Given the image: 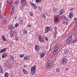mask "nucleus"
<instances>
[{"label": "nucleus", "instance_id": "f257e3e1", "mask_svg": "<svg viewBox=\"0 0 77 77\" xmlns=\"http://www.w3.org/2000/svg\"><path fill=\"white\" fill-rule=\"evenodd\" d=\"M55 60H53V61L51 62L50 63H47L46 66V68H51L53 67V64L54 63V62H55Z\"/></svg>", "mask_w": 77, "mask_h": 77}, {"label": "nucleus", "instance_id": "f03ea898", "mask_svg": "<svg viewBox=\"0 0 77 77\" xmlns=\"http://www.w3.org/2000/svg\"><path fill=\"white\" fill-rule=\"evenodd\" d=\"M31 74L32 75H33L36 72V69H35V66H33L31 68Z\"/></svg>", "mask_w": 77, "mask_h": 77}, {"label": "nucleus", "instance_id": "7ed1b4c3", "mask_svg": "<svg viewBox=\"0 0 77 77\" xmlns=\"http://www.w3.org/2000/svg\"><path fill=\"white\" fill-rule=\"evenodd\" d=\"M61 63L63 65H65L67 63V59L66 58H63L61 60Z\"/></svg>", "mask_w": 77, "mask_h": 77}, {"label": "nucleus", "instance_id": "20e7f679", "mask_svg": "<svg viewBox=\"0 0 77 77\" xmlns=\"http://www.w3.org/2000/svg\"><path fill=\"white\" fill-rule=\"evenodd\" d=\"M72 35H71L68 38V39L66 41V43L68 44V43L70 42L72 40Z\"/></svg>", "mask_w": 77, "mask_h": 77}, {"label": "nucleus", "instance_id": "39448f33", "mask_svg": "<svg viewBox=\"0 0 77 77\" xmlns=\"http://www.w3.org/2000/svg\"><path fill=\"white\" fill-rule=\"evenodd\" d=\"M38 39L39 41L41 42H44V38L41 36V35H38Z\"/></svg>", "mask_w": 77, "mask_h": 77}, {"label": "nucleus", "instance_id": "423d86ee", "mask_svg": "<svg viewBox=\"0 0 77 77\" xmlns=\"http://www.w3.org/2000/svg\"><path fill=\"white\" fill-rule=\"evenodd\" d=\"M21 3L22 5H23V6H25L26 5V0H21Z\"/></svg>", "mask_w": 77, "mask_h": 77}, {"label": "nucleus", "instance_id": "0eeeda50", "mask_svg": "<svg viewBox=\"0 0 77 77\" xmlns=\"http://www.w3.org/2000/svg\"><path fill=\"white\" fill-rule=\"evenodd\" d=\"M49 31H50V27L49 26L46 27V28L45 29V33H48Z\"/></svg>", "mask_w": 77, "mask_h": 77}, {"label": "nucleus", "instance_id": "6e6552de", "mask_svg": "<svg viewBox=\"0 0 77 77\" xmlns=\"http://www.w3.org/2000/svg\"><path fill=\"white\" fill-rule=\"evenodd\" d=\"M18 20L19 21V22L20 23H22L23 22V18L21 17H19V18L18 19Z\"/></svg>", "mask_w": 77, "mask_h": 77}, {"label": "nucleus", "instance_id": "1a4fd4ad", "mask_svg": "<svg viewBox=\"0 0 77 77\" xmlns=\"http://www.w3.org/2000/svg\"><path fill=\"white\" fill-rule=\"evenodd\" d=\"M35 50L38 51V50H39V47L38 45H36L35 46Z\"/></svg>", "mask_w": 77, "mask_h": 77}, {"label": "nucleus", "instance_id": "9d476101", "mask_svg": "<svg viewBox=\"0 0 77 77\" xmlns=\"http://www.w3.org/2000/svg\"><path fill=\"white\" fill-rule=\"evenodd\" d=\"M73 17V12H70L69 15V18H72Z\"/></svg>", "mask_w": 77, "mask_h": 77}, {"label": "nucleus", "instance_id": "9b49d317", "mask_svg": "<svg viewBox=\"0 0 77 77\" xmlns=\"http://www.w3.org/2000/svg\"><path fill=\"white\" fill-rule=\"evenodd\" d=\"M7 48H4L2 49L0 51V53H3V52H5L6 51Z\"/></svg>", "mask_w": 77, "mask_h": 77}, {"label": "nucleus", "instance_id": "f8f14e48", "mask_svg": "<svg viewBox=\"0 0 77 77\" xmlns=\"http://www.w3.org/2000/svg\"><path fill=\"white\" fill-rule=\"evenodd\" d=\"M59 21V18L57 17H55L54 18V21L56 23L57 22H58Z\"/></svg>", "mask_w": 77, "mask_h": 77}, {"label": "nucleus", "instance_id": "ddd939ff", "mask_svg": "<svg viewBox=\"0 0 77 77\" xmlns=\"http://www.w3.org/2000/svg\"><path fill=\"white\" fill-rule=\"evenodd\" d=\"M31 5H32V7L33 8H34L35 9H36V8H37V7L35 4L33 3H31Z\"/></svg>", "mask_w": 77, "mask_h": 77}, {"label": "nucleus", "instance_id": "4468645a", "mask_svg": "<svg viewBox=\"0 0 77 77\" xmlns=\"http://www.w3.org/2000/svg\"><path fill=\"white\" fill-rule=\"evenodd\" d=\"M57 52V50L54 49L53 52V55H55V54H56Z\"/></svg>", "mask_w": 77, "mask_h": 77}, {"label": "nucleus", "instance_id": "2eb2a0df", "mask_svg": "<svg viewBox=\"0 0 77 77\" xmlns=\"http://www.w3.org/2000/svg\"><path fill=\"white\" fill-rule=\"evenodd\" d=\"M23 71L24 74H28V72H27V71H26V70L24 69H23Z\"/></svg>", "mask_w": 77, "mask_h": 77}, {"label": "nucleus", "instance_id": "dca6fc26", "mask_svg": "<svg viewBox=\"0 0 77 77\" xmlns=\"http://www.w3.org/2000/svg\"><path fill=\"white\" fill-rule=\"evenodd\" d=\"M0 73H2L3 74V69H2V67L0 66Z\"/></svg>", "mask_w": 77, "mask_h": 77}, {"label": "nucleus", "instance_id": "f3484780", "mask_svg": "<svg viewBox=\"0 0 77 77\" xmlns=\"http://www.w3.org/2000/svg\"><path fill=\"white\" fill-rule=\"evenodd\" d=\"M2 38L3 41H6L7 40L6 39V38L5 37L4 35H2Z\"/></svg>", "mask_w": 77, "mask_h": 77}, {"label": "nucleus", "instance_id": "a211bd4d", "mask_svg": "<svg viewBox=\"0 0 77 77\" xmlns=\"http://www.w3.org/2000/svg\"><path fill=\"white\" fill-rule=\"evenodd\" d=\"M45 53L44 52L42 53L41 54L40 56L42 57H44V56H45Z\"/></svg>", "mask_w": 77, "mask_h": 77}, {"label": "nucleus", "instance_id": "6ab92c4d", "mask_svg": "<svg viewBox=\"0 0 77 77\" xmlns=\"http://www.w3.org/2000/svg\"><path fill=\"white\" fill-rule=\"evenodd\" d=\"M12 2V0H7V3L8 4H11Z\"/></svg>", "mask_w": 77, "mask_h": 77}, {"label": "nucleus", "instance_id": "aec40b11", "mask_svg": "<svg viewBox=\"0 0 77 77\" xmlns=\"http://www.w3.org/2000/svg\"><path fill=\"white\" fill-rule=\"evenodd\" d=\"M63 18L64 19V20H68V17H66L65 16H63Z\"/></svg>", "mask_w": 77, "mask_h": 77}, {"label": "nucleus", "instance_id": "412c9836", "mask_svg": "<svg viewBox=\"0 0 77 77\" xmlns=\"http://www.w3.org/2000/svg\"><path fill=\"white\" fill-rule=\"evenodd\" d=\"M10 59H12L11 60L12 61H14V57L13 56H11L10 57Z\"/></svg>", "mask_w": 77, "mask_h": 77}, {"label": "nucleus", "instance_id": "4be33fe9", "mask_svg": "<svg viewBox=\"0 0 77 77\" xmlns=\"http://www.w3.org/2000/svg\"><path fill=\"white\" fill-rule=\"evenodd\" d=\"M14 6H12L10 8V10L11 11H12L14 10Z\"/></svg>", "mask_w": 77, "mask_h": 77}, {"label": "nucleus", "instance_id": "5701e85b", "mask_svg": "<svg viewBox=\"0 0 77 77\" xmlns=\"http://www.w3.org/2000/svg\"><path fill=\"white\" fill-rule=\"evenodd\" d=\"M6 55L5 54H3L2 55V58H5V57H6Z\"/></svg>", "mask_w": 77, "mask_h": 77}, {"label": "nucleus", "instance_id": "b1692460", "mask_svg": "<svg viewBox=\"0 0 77 77\" xmlns=\"http://www.w3.org/2000/svg\"><path fill=\"white\" fill-rule=\"evenodd\" d=\"M12 26H11L10 27L8 26V28L9 29V30H13V28H12Z\"/></svg>", "mask_w": 77, "mask_h": 77}, {"label": "nucleus", "instance_id": "393cba45", "mask_svg": "<svg viewBox=\"0 0 77 77\" xmlns=\"http://www.w3.org/2000/svg\"><path fill=\"white\" fill-rule=\"evenodd\" d=\"M6 21L7 20H5L3 21V24H5L6 23Z\"/></svg>", "mask_w": 77, "mask_h": 77}, {"label": "nucleus", "instance_id": "a878e982", "mask_svg": "<svg viewBox=\"0 0 77 77\" xmlns=\"http://www.w3.org/2000/svg\"><path fill=\"white\" fill-rule=\"evenodd\" d=\"M57 34V32L55 31L54 33V38H56V34Z\"/></svg>", "mask_w": 77, "mask_h": 77}, {"label": "nucleus", "instance_id": "bb28decb", "mask_svg": "<svg viewBox=\"0 0 77 77\" xmlns=\"http://www.w3.org/2000/svg\"><path fill=\"white\" fill-rule=\"evenodd\" d=\"M5 76L6 77H8V75H9V74H8V73H6L5 74Z\"/></svg>", "mask_w": 77, "mask_h": 77}, {"label": "nucleus", "instance_id": "cd10ccee", "mask_svg": "<svg viewBox=\"0 0 77 77\" xmlns=\"http://www.w3.org/2000/svg\"><path fill=\"white\" fill-rule=\"evenodd\" d=\"M14 26L15 27H18V26H19V24H18V23H17L15 24Z\"/></svg>", "mask_w": 77, "mask_h": 77}, {"label": "nucleus", "instance_id": "c85d7f7f", "mask_svg": "<svg viewBox=\"0 0 77 77\" xmlns=\"http://www.w3.org/2000/svg\"><path fill=\"white\" fill-rule=\"evenodd\" d=\"M18 3H19V2H18V1H15L14 2V4L16 5H18Z\"/></svg>", "mask_w": 77, "mask_h": 77}, {"label": "nucleus", "instance_id": "c756f323", "mask_svg": "<svg viewBox=\"0 0 77 77\" xmlns=\"http://www.w3.org/2000/svg\"><path fill=\"white\" fill-rule=\"evenodd\" d=\"M64 13V11H60V15H62Z\"/></svg>", "mask_w": 77, "mask_h": 77}, {"label": "nucleus", "instance_id": "7c9ffc66", "mask_svg": "<svg viewBox=\"0 0 77 77\" xmlns=\"http://www.w3.org/2000/svg\"><path fill=\"white\" fill-rule=\"evenodd\" d=\"M45 15L44 14H43L42 17H43V18H46V17L45 16Z\"/></svg>", "mask_w": 77, "mask_h": 77}, {"label": "nucleus", "instance_id": "2f4dec72", "mask_svg": "<svg viewBox=\"0 0 77 77\" xmlns=\"http://www.w3.org/2000/svg\"><path fill=\"white\" fill-rule=\"evenodd\" d=\"M41 2V0H36V2H37V3H40Z\"/></svg>", "mask_w": 77, "mask_h": 77}, {"label": "nucleus", "instance_id": "473e14b6", "mask_svg": "<svg viewBox=\"0 0 77 77\" xmlns=\"http://www.w3.org/2000/svg\"><path fill=\"white\" fill-rule=\"evenodd\" d=\"M45 38L46 40L47 41H48V38H47V37H45Z\"/></svg>", "mask_w": 77, "mask_h": 77}, {"label": "nucleus", "instance_id": "72a5a7b5", "mask_svg": "<svg viewBox=\"0 0 77 77\" xmlns=\"http://www.w3.org/2000/svg\"><path fill=\"white\" fill-rule=\"evenodd\" d=\"M77 41V38H75V39L74 40H73V41L72 42H76V41Z\"/></svg>", "mask_w": 77, "mask_h": 77}, {"label": "nucleus", "instance_id": "f704fd0d", "mask_svg": "<svg viewBox=\"0 0 77 77\" xmlns=\"http://www.w3.org/2000/svg\"><path fill=\"white\" fill-rule=\"evenodd\" d=\"M27 57V60H28L29 59H30V57L29 56L26 55Z\"/></svg>", "mask_w": 77, "mask_h": 77}, {"label": "nucleus", "instance_id": "c9c22d12", "mask_svg": "<svg viewBox=\"0 0 77 77\" xmlns=\"http://www.w3.org/2000/svg\"><path fill=\"white\" fill-rule=\"evenodd\" d=\"M10 36H11V37H14V34L12 33H11L10 34Z\"/></svg>", "mask_w": 77, "mask_h": 77}, {"label": "nucleus", "instance_id": "e433bc0d", "mask_svg": "<svg viewBox=\"0 0 77 77\" xmlns=\"http://www.w3.org/2000/svg\"><path fill=\"white\" fill-rule=\"evenodd\" d=\"M58 49H59V47H56L55 48V49L57 50Z\"/></svg>", "mask_w": 77, "mask_h": 77}, {"label": "nucleus", "instance_id": "4c0bfd02", "mask_svg": "<svg viewBox=\"0 0 77 77\" xmlns=\"http://www.w3.org/2000/svg\"><path fill=\"white\" fill-rule=\"evenodd\" d=\"M64 53H66H66H68V50H65L64 51Z\"/></svg>", "mask_w": 77, "mask_h": 77}, {"label": "nucleus", "instance_id": "58836bf2", "mask_svg": "<svg viewBox=\"0 0 77 77\" xmlns=\"http://www.w3.org/2000/svg\"><path fill=\"white\" fill-rule=\"evenodd\" d=\"M24 59L27 60V55L24 58Z\"/></svg>", "mask_w": 77, "mask_h": 77}, {"label": "nucleus", "instance_id": "ea45409f", "mask_svg": "<svg viewBox=\"0 0 77 77\" xmlns=\"http://www.w3.org/2000/svg\"><path fill=\"white\" fill-rule=\"evenodd\" d=\"M30 16H33V14L31 12H30Z\"/></svg>", "mask_w": 77, "mask_h": 77}, {"label": "nucleus", "instance_id": "a19ab883", "mask_svg": "<svg viewBox=\"0 0 77 77\" xmlns=\"http://www.w3.org/2000/svg\"><path fill=\"white\" fill-rule=\"evenodd\" d=\"M24 33V34H27V30H25Z\"/></svg>", "mask_w": 77, "mask_h": 77}, {"label": "nucleus", "instance_id": "79ce46f5", "mask_svg": "<svg viewBox=\"0 0 77 77\" xmlns=\"http://www.w3.org/2000/svg\"><path fill=\"white\" fill-rule=\"evenodd\" d=\"M56 71H57V72H58V71H59V69L58 68H57L56 69Z\"/></svg>", "mask_w": 77, "mask_h": 77}, {"label": "nucleus", "instance_id": "37998d69", "mask_svg": "<svg viewBox=\"0 0 77 77\" xmlns=\"http://www.w3.org/2000/svg\"><path fill=\"white\" fill-rule=\"evenodd\" d=\"M15 40H16V41H18V37H15Z\"/></svg>", "mask_w": 77, "mask_h": 77}, {"label": "nucleus", "instance_id": "c03bdc74", "mask_svg": "<svg viewBox=\"0 0 77 77\" xmlns=\"http://www.w3.org/2000/svg\"><path fill=\"white\" fill-rule=\"evenodd\" d=\"M20 9L21 11H22L23 9V6H21L20 7Z\"/></svg>", "mask_w": 77, "mask_h": 77}, {"label": "nucleus", "instance_id": "a18cd8bd", "mask_svg": "<svg viewBox=\"0 0 77 77\" xmlns=\"http://www.w3.org/2000/svg\"><path fill=\"white\" fill-rule=\"evenodd\" d=\"M20 56V57H24V55H23L22 54H21Z\"/></svg>", "mask_w": 77, "mask_h": 77}, {"label": "nucleus", "instance_id": "49530a36", "mask_svg": "<svg viewBox=\"0 0 77 77\" xmlns=\"http://www.w3.org/2000/svg\"><path fill=\"white\" fill-rule=\"evenodd\" d=\"M69 11H73V8H71L70 9H69Z\"/></svg>", "mask_w": 77, "mask_h": 77}, {"label": "nucleus", "instance_id": "de8ad7c7", "mask_svg": "<svg viewBox=\"0 0 77 77\" xmlns=\"http://www.w3.org/2000/svg\"><path fill=\"white\" fill-rule=\"evenodd\" d=\"M60 11H61V12H64V11H63V10L62 9L60 10Z\"/></svg>", "mask_w": 77, "mask_h": 77}, {"label": "nucleus", "instance_id": "09e8293b", "mask_svg": "<svg viewBox=\"0 0 77 77\" xmlns=\"http://www.w3.org/2000/svg\"><path fill=\"white\" fill-rule=\"evenodd\" d=\"M28 27H32V25H29Z\"/></svg>", "mask_w": 77, "mask_h": 77}, {"label": "nucleus", "instance_id": "8fccbe9b", "mask_svg": "<svg viewBox=\"0 0 77 77\" xmlns=\"http://www.w3.org/2000/svg\"><path fill=\"white\" fill-rule=\"evenodd\" d=\"M60 18H61V19L62 20L63 19V16H60Z\"/></svg>", "mask_w": 77, "mask_h": 77}, {"label": "nucleus", "instance_id": "3c124183", "mask_svg": "<svg viewBox=\"0 0 77 77\" xmlns=\"http://www.w3.org/2000/svg\"><path fill=\"white\" fill-rule=\"evenodd\" d=\"M62 23H63V24H65V21H63L62 22Z\"/></svg>", "mask_w": 77, "mask_h": 77}, {"label": "nucleus", "instance_id": "603ef678", "mask_svg": "<svg viewBox=\"0 0 77 77\" xmlns=\"http://www.w3.org/2000/svg\"><path fill=\"white\" fill-rule=\"evenodd\" d=\"M3 18L2 16V15H1V14H0V18Z\"/></svg>", "mask_w": 77, "mask_h": 77}, {"label": "nucleus", "instance_id": "864d4df0", "mask_svg": "<svg viewBox=\"0 0 77 77\" xmlns=\"http://www.w3.org/2000/svg\"><path fill=\"white\" fill-rule=\"evenodd\" d=\"M68 69H69V68H66V71H68Z\"/></svg>", "mask_w": 77, "mask_h": 77}, {"label": "nucleus", "instance_id": "5fc2aeb1", "mask_svg": "<svg viewBox=\"0 0 77 77\" xmlns=\"http://www.w3.org/2000/svg\"><path fill=\"white\" fill-rule=\"evenodd\" d=\"M67 58H69H69H70V56H68L67 57Z\"/></svg>", "mask_w": 77, "mask_h": 77}, {"label": "nucleus", "instance_id": "6e6d98bb", "mask_svg": "<svg viewBox=\"0 0 77 77\" xmlns=\"http://www.w3.org/2000/svg\"><path fill=\"white\" fill-rule=\"evenodd\" d=\"M2 7V3H0V7Z\"/></svg>", "mask_w": 77, "mask_h": 77}, {"label": "nucleus", "instance_id": "4d7b16f0", "mask_svg": "<svg viewBox=\"0 0 77 77\" xmlns=\"http://www.w3.org/2000/svg\"><path fill=\"white\" fill-rule=\"evenodd\" d=\"M17 19V17H15L14 18V19L15 20Z\"/></svg>", "mask_w": 77, "mask_h": 77}, {"label": "nucleus", "instance_id": "13d9d810", "mask_svg": "<svg viewBox=\"0 0 77 77\" xmlns=\"http://www.w3.org/2000/svg\"><path fill=\"white\" fill-rule=\"evenodd\" d=\"M12 14V12L11 11V12H10V14Z\"/></svg>", "mask_w": 77, "mask_h": 77}, {"label": "nucleus", "instance_id": "bf43d9fd", "mask_svg": "<svg viewBox=\"0 0 77 77\" xmlns=\"http://www.w3.org/2000/svg\"><path fill=\"white\" fill-rule=\"evenodd\" d=\"M74 20H75H75H77V18H75L74 19Z\"/></svg>", "mask_w": 77, "mask_h": 77}, {"label": "nucleus", "instance_id": "052dcab7", "mask_svg": "<svg viewBox=\"0 0 77 77\" xmlns=\"http://www.w3.org/2000/svg\"><path fill=\"white\" fill-rule=\"evenodd\" d=\"M66 23H68V20H66Z\"/></svg>", "mask_w": 77, "mask_h": 77}, {"label": "nucleus", "instance_id": "680f3d73", "mask_svg": "<svg viewBox=\"0 0 77 77\" xmlns=\"http://www.w3.org/2000/svg\"><path fill=\"white\" fill-rule=\"evenodd\" d=\"M11 27H12V28H13V29H14V26H11Z\"/></svg>", "mask_w": 77, "mask_h": 77}, {"label": "nucleus", "instance_id": "e2e57ef3", "mask_svg": "<svg viewBox=\"0 0 77 77\" xmlns=\"http://www.w3.org/2000/svg\"><path fill=\"white\" fill-rule=\"evenodd\" d=\"M66 25H68L67 22H66Z\"/></svg>", "mask_w": 77, "mask_h": 77}, {"label": "nucleus", "instance_id": "0e129e2a", "mask_svg": "<svg viewBox=\"0 0 77 77\" xmlns=\"http://www.w3.org/2000/svg\"><path fill=\"white\" fill-rule=\"evenodd\" d=\"M6 54V53H5V54Z\"/></svg>", "mask_w": 77, "mask_h": 77}, {"label": "nucleus", "instance_id": "69168bd1", "mask_svg": "<svg viewBox=\"0 0 77 77\" xmlns=\"http://www.w3.org/2000/svg\"><path fill=\"white\" fill-rule=\"evenodd\" d=\"M24 66H26V65H24Z\"/></svg>", "mask_w": 77, "mask_h": 77}, {"label": "nucleus", "instance_id": "338daca9", "mask_svg": "<svg viewBox=\"0 0 77 77\" xmlns=\"http://www.w3.org/2000/svg\"><path fill=\"white\" fill-rule=\"evenodd\" d=\"M1 11H0V15H1Z\"/></svg>", "mask_w": 77, "mask_h": 77}, {"label": "nucleus", "instance_id": "774afa93", "mask_svg": "<svg viewBox=\"0 0 77 77\" xmlns=\"http://www.w3.org/2000/svg\"><path fill=\"white\" fill-rule=\"evenodd\" d=\"M71 44H72V43H71Z\"/></svg>", "mask_w": 77, "mask_h": 77}]
</instances>
